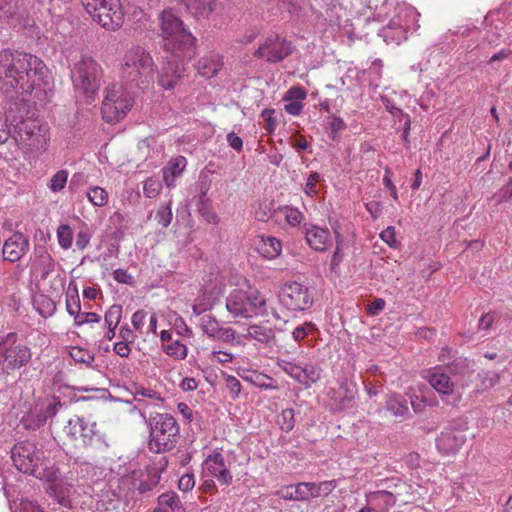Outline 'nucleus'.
<instances>
[{"label": "nucleus", "mask_w": 512, "mask_h": 512, "mask_svg": "<svg viewBox=\"0 0 512 512\" xmlns=\"http://www.w3.org/2000/svg\"><path fill=\"white\" fill-rule=\"evenodd\" d=\"M47 75L45 63L35 55L23 52L0 51V90L14 92L21 101L41 83Z\"/></svg>", "instance_id": "f257e3e1"}, {"label": "nucleus", "mask_w": 512, "mask_h": 512, "mask_svg": "<svg viewBox=\"0 0 512 512\" xmlns=\"http://www.w3.org/2000/svg\"><path fill=\"white\" fill-rule=\"evenodd\" d=\"M159 21L164 51L182 61H190L195 56L196 38L184 27L183 21L172 9H165Z\"/></svg>", "instance_id": "f03ea898"}, {"label": "nucleus", "mask_w": 512, "mask_h": 512, "mask_svg": "<svg viewBox=\"0 0 512 512\" xmlns=\"http://www.w3.org/2000/svg\"><path fill=\"white\" fill-rule=\"evenodd\" d=\"M25 109L18 103L8 109V120L13 127L12 138L18 145L31 152H43L48 148L50 141L49 127L38 119L24 118L20 112Z\"/></svg>", "instance_id": "7ed1b4c3"}, {"label": "nucleus", "mask_w": 512, "mask_h": 512, "mask_svg": "<svg viewBox=\"0 0 512 512\" xmlns=\"http://www.w3.org/2000/svg\"><path fill=\"white\" fill-rule=\"evenodd\" d=\"M155 63L149 51L140 45L129 48L122 60L120 75L131 89L144 90L154 79Z\"/></svg>", "instance_id": "20e7f679"}, {"label": "nucleus", "mask_w": 512, "mask_h": 512, "mask_svg": "<svg viewBox=\"0 0 512 512\" xmlns=\"http://www.w3.org/2000/svg\"><path fill=\"white\" fill-rule=\"evenodd\" d=\"M150 426L149 450L154 453L171 451L179 438V426L173 416L167 413H156L148 420Z\"/></svg>", "instance_id": "39448f33"}, {"label": "nucleus", "mask_w": 512, "mask_h": 512, "mask_svg": "<svg viewBox=\"0 0 512 512\" xmlns=\"http://www.w3.org/2000/svg\"><path fill=\"white\" fill-rule=\"evenodd\" d=\"M102 79L101 66L90 56L83 55L71 68V80L76 91L94 99Z\"/></svg>", "instance_id": "423d86ee"}, {"label": "nucleus", "mask_w": 512, "mask_h": 512, "mask_svg": "<svg viewBox=\"0 0 512 512\" xmlns=\"http://www.w3.org/2000/svg\"><path fill=\"white\" fill-rule=\"evenodd\" d=\"M132 94L122 84L113 83L105 90L102 103V117L108 123L118 122L126 116L133 106Z\"/></svg>", "instance_id": "0eeeda50"}, {"label": "nucleus", "mask_w": 512, "mask_h": 512, "mask_svg": "<svg viewBox=\"0 0 512 512\" xmlns=\"http://www.w3.org/2000/svg\"><path fill=\"white\" fill-rule=\"evenodd\" d=\"M64 433L72 440H81L84 447L104 450L109 447L105 434L97 429L95 422L84 417L73 416L64 427Z\"/></svg>", "instance_id": "6e6552de"}, {"label": "nucleus", "mask_w": 512, "mask_h": 512, "mask_svg": "<svg viewBox=\"0 0 512 512\" xmlns=\"http://www.w3.org/2000/svg\"><path fill=\"white\" fill-rule=\"evenodd\" d=\"M85 10L106 30L115 31L124 23V12L119 4L106 0H81Z\"/></svg>", "instance_id": "1a4fd4ad"}, {"label": "nucleus", "mask_w": 512, "mask_h": 512, "mask_svg": "<svg viewBox=\"0 0 512 512\" xmlns=\"http://www.w3.org/2000/svg\"><path fill=\"white\" fill-rule=\"evenodd\" d=\"M278 298L280 304L289 311H306L314 303V291L300 282L289 281L281 287Z\"/></svg>", "instance_id": "9d476101"}, {"label": "nucleus", "mask_w": 512, "mask_h": 512, "mask_svg": "<svg viewBox=\"0 0 512 512\" xmlns=\"http://www.w3.org/2000/svg\"><path fill=\"white\" fill-rule=\"evenodd\" d=\"M265 304V298L257 291L233 290L226 299V308L233 317L250 318Z\"/></svg>", "instance_id": "9b49d317"}, {"label": "nucleus", "mask_w": 512, "mask_h": 512, "mask_svg": "<svg viewBox=\"0 0 512 512\" xmlns=\"http://www.w3.org/2000/svg\"><path fill=\"white\" fill-rule=\"evenodd\" d=\"M295 46L286 38L278 34L268 35L254 52V56L268 63H280L290 56Z\"/></svg>", "instance_id": "f8f14e48"}, {"label": "nucleus", "mask_w": 512, "mask_h": 512, "mask_svg": "<svg viewBox=\"0 0 512 512\" xmlns=\"http://www.w3.org/2000/svg\"><path fill=\"white\" fill-rule=\"evenodd\" d=\"M62 407L59 398L50 396L36 401L35 405L22 417L26 429L36 430L43 426L48 419L53 418Z\"/></svg>", "instance_id": "ddd939ff"}, {"label": "nucleus", "mask_w": 512, "mask_h": 512, "mask_svg": "<svg viewBox=\"0 0 512 512\" xmlns=\"http://www.w3.org/2000/svg\"><path fill=\"white\" fill-rule=\"evenodd\" d=\"M11 458L15 467L22 473L32 474L42 464L44 453L38 449L36 444L30 441H23L14 445Z\"/></svg>", "instance_id": "4468645a"}, {"label": "nucleus", "mask_w": 512, "mask_h": 512, "mask_svg": "<svg viewBox=\"0 0 512 512\" xmlns=\"http://www.w3.org/2000/svg\"><path fill=\"white\" fill-rule=\"evenodd\" d=\"M424 377L447 405L456 406L460 402L461 394L455 390L454 383L442 368L434 367Z\"/></svg>", "instance_id": "2eb2a0df"}, {"label": "nucleus", "mask_w": 512, "mask_h": 512, "mask_svg": "<svg viewBox=\"0 0 512 512\" xmlns=\"http://www.w3.org/2000/svg\"><path fill=\"white\" fill-rule=\"evenodd\" d=\"M278 367L305 387H310L321 378L322 369L312 363L304 365L286 359H279Z\"/></svg>", "instance_id": "dca6fc26"}, {"label": "nucleus", "mask_w": 512, "mask_h": 512, "mask_svg": "<svg viewBox=\"0 0 512 512\" xmlns=\"http://www.w3.org/2000/svg\"><path fill=\"white\" fill-rule=\"evenodd\" d=\"M356 384L346 379L338 381V387H330L327 390L328 405L333 411H343L353 407Z\"/></svg>", "instance_id": "f3484780"}, {"label": "nucleus", "mask_w": 512, "mask_h": 512, "mask_svg": "<svg viewBox=\"0 0 512 512\" xmlns=\"http://www.w3.org/2000/svg\"><path fill=\"white\" fill-rule=\"evenodd\" d=\"M466 442V434L463 430L446 428L436 439V447L444 456L455 455Z\"/></svg>", "instance_id": "a211bd4d"}, {"label": "nucleus", "mask_w": 512, "mask_h": 512, "mask_svg": "<svg viewBox=\"0 0 512 512\" xmlns=\"http://www.w3.org/2000/svg\"><path fill=\"white\" fill-rule=\"evenodd\" d=\"M184 62L171 55L166 57L158 75V84L163 89H173L178 84L184 72Z\"/></svg>", "instance_id": "6ab92c4d"}, {"label": "nucleus", "mask_w": 512, "mask_h": 512, "mask_svg": "<svg viewBox=\"0 0 512 512\" xmlns=\"http://www.w3.org/2000/svg\"><path fill=\"white\" fill-rule=\"evenodd\" d=\"M216 478L221 484L228 485L232 482V474L229 471L225 459L220 452H213L203 463V476Z\"/></svg>", "instance_id": "aec40b11"}, {"label": "nucleus", "mask_w": 512, "mask_h": 512, "mask_svg": "<svg viewBox=\"0 0 512 512\" xmlns=\"http://www.w3.org/2000/svg\"><path fill=\"white\" fill-rule=\"evenodd\" d=\"M303 230L307 244L315 251L324 252L331 246V233L327 228L305 224Z\"/></svg>", "instance_id": "412c9836"}, {"label": "nucleus", "mask_w": 512, "mask_h": 512, "mask_svg": "<svg viewBox=\"0 0 512 512\" xmlns=\"http://www.w3.org/2000/svg\"><path fill=\"white\" fill-rule=\"evenodd\" d=\"M29 249L28 238L20 232L14 233L3 245V257L10 262H16L21 259Z\"/></svg>", "instance_id": "4be33fe9"}, {"label": "nucleus", "mask_w": 512, "mask_h": 512, "mask_svg": "<svg viewBox=\"0 0 512 512\" xmlns=\"http://www.w3.org/2000/svg\"><path fill=\"white\" fill-rule=\"evenodd\" d=\"M419 14L416 9L406 4L397 5L394 11V15L391 17L389 22H396L399 26L404 28L406 31H415L419 27L417 24V18Z\"/></svg>", "instance_id": "5701e85b"}, {"label": "nucleus", "mask_w": 512, "mask_h": 512, "mask_svg": "<svg viewBox=\"0 0 512 512\" xmlns=\"http://www.w3.org/2000/svg\"><path fill=\"white\" fill-rule=\"evenodd\" d=\"M55 267V263L51 255L44 246H36L34 249V257L31 260V270L37 272L42 278H46Z\"/></svg>", "instance_id": "b1692460"}, {"label": "nucleus", "mask_w": 512, "mask_h": 512, "mask_svg": "<svg viewBox=\"0 0 512 512\" xmlns=\"http://www.w3.org/2000/svg\"><path fill=\"white\" fill-rule=\"evenodd\" d=\"M367 502L376 512H388L395 505L396 497L389 491L379 490L368 494Z\"/></svg>", "instance_id": "393cba45"}, {"label": "nucleus", "mask_w": 512, "mask_h": 512, "mask_svg": "<svg viewBox=\"0 0 512 512\" xmlns=\"http://www.w3.org/2000/svg\"><path fill=\"white\" fill-rule=\"evenodd\" d=\"M257 249L263 257L275 259L281 254L282 244L280 240L274 236H260Z\"/></svg>", "instance_id": "a878e982"}, {"label": "nucleus", "mask_w": 512, "mask_h": 512, "mask_svg": "<svg viewBox=\"0 0 512 512\" xmlns=\"http://www.w3.org/2000/svg\"><path fill=\"white\" fill-rule=\"evenodd\" d=\"M399 25L400 24L396 22H388V24L380 30L379 36H381L387 44L399 45L407 39L409 33Z\"/></svg>", "instance_id": "bb28decb"}, {"label": "nucleus", "mask_w": 512, "mask_h": 512, "mask_svg": "<svg viewBox=\"0 0 512 512\" xmlns=\"http://www.w3.org/2000/svg\"><path fill=\"white\" fill-rule=\"evenodd\" d=\"M186 165V158L184 156H177L171 159L163 168V180L168 187L173 186L175 178L181 175Z\"/></svg>", "instance_id": "cd10ccee"}, {"label": "nucleus", "mask_w": 512, "mask_h": 512, "mask_svg": "<svg viewBox=\"0 0 512 512\" xmlns=\"http://www.w3.org/2000/svg\"><path fill=\"white\" fill-rule=\"evenodd\" d=\"M222 66L221 59L216 54H210L202 57L196 64L198 73L206 78H211L219 71Z\"/></svg>", "instance_id": "c85d7f7f"}, {"label": "nucleus", "mask_w": 512, "mask_h": 512, "mask_svg": "<svg viewBox=\"0 0 512 512\" xmlns=\"http://www.w3.org/2000/svg\"><path fill=\"white\" fill-rule=\"evenodd\" d=\"M276 495L284 500L308 501L306 482L284 486L276 492Z\"/></svg>", "instance_id": "c756f323"}, {"label": "nucleus", "mask_w": 512, "mask_h": 512, "mask_svg": "<svg viewBox=\"0 0 512 512\" xmlns=\"http://www.w3.org/2000/svg\"><path fill=\"white\" fill-rule=\"evenodd\" d=\"M195 17H207L216 7V0H181Z\"/></svg>", "instance_id": "7c9ffc66"}, {"label": "nucleus", "mask_w": 512, "mask_h": 512, "mask_svg": "<svg viewBox=\"0 0 512 512\" xmlns=\"http://www.w3.org/2000/svg\"><path fill=\"white\" fill-rule=\"evenodd\" d=\"M240 376L245 381L261 389L276 390L278 388L276 381L272 377L257 371H251L246 374H241Z\"/></svg>", "instance_id": "2f4dec72"}, {"label": "nucleus", "mask_w": 512, "mask_h": 512, "mask_svg": "<svg viewBox=\"0 0 512 512\" xmlns=\"http://www.w3.org/2000/svg\"><path fill=\"white\" fill-rule=\"evenodd\" d=\"M336 488L334 480L315 482H306L308 501L314 498L326 497Z\"/></svg>", "instance_id": "473e14b6"}, {"label": "nucleus", "mask_w": 512, "mask_h": 512, "mask_svg": "<svg viewBox=\"0 0 512 512\" xmlns=\"http://www.w3.org/2000/svg\"><path fill=\"white\" fill-rule=\"evenodd\" d=\"M247 333L250 338H253L254 340L264 344H270L275 339L274 330L264 324L250 325L247 328Z\"/></svg>", "instance_id": "72a5a7b5"}, {"label": "nucleus", "mask_w": 512, "mask_h": 512, "mask_svg": "<svg viewBox=\"0 0 512 512\" xmlns=\"http://www.w3.org/2000/svg\"><path fill=\"white\" fill-rule=\"evenodd\" d=\"M385 407L395 417L405 418L409 414L407 400L401 395H390L386 400Z\"/></svg>", "instance_id": "f704fd0d"}, {"label": "nucleus", "mask_w": 512, "mask_h": 512, "mask_svg": "<svg viewBox=\"0 0 512 512\" xmlns=\"http://www.w3.org/2000/svg\"><path fill=\"white\" fill-rule=\"evenodd\" d=\"M181 508L180 500L175 492L163 493L158 497L157 512H178Z\"/></svg>", "instance_id": "c9c22d12"}, {"label": "nucleus", "mask_w": 512, "mask_h": 512, "mask_svg": "<svg viewBox=\"0 0 512 512\" xmlns=\"http://www.w3.org/2000/svg\"><path fill=\"white\" fill-rule=\"evenodd\" d=\"M277 213L282 216L291 227L300 225L304 219V214L298 208L292 206H281L278 208Z\"/></svg>", "instance_id": "e433bc0d"}, {"label": "nucleus", "mask_w": 512, "mask_h": 512, "mask_svg": "<svg viewBox=\"0 0 512 512\" xmlns=\"http://www.w3.org/2000/svg\"><path fill=\"white\" fill-rule=\"evenodd\" d=\"M474 363L468 358L456 357L446 367L448 371L454 375L465 376L473 371Z\"/></svg>", "instance_id": "4c0bfd02"}, {"label": "nucleus", "mask_w": 512, "mask_h": 512, "mask_svg": "<svg viewBox=\"0 0 512 512\" xmlns=\"http://www.w3.org/2000/svg\"><path fill=\"white\" fill-rule=\"evenodd\" d=\"M162 350L175 360H184L188 355L187 346L180 340H173L170 343L162 345Z\"/></svg>", "instance_id": "58836bf2"}, {"label": "nucleus", "mask_w": 512, "mask_h": 512, "mask_svg": "<svg viewBox=\"0 0 512 512\" xmlns=\"http://www.w3.org/2000/svg\"><path fill=\"white\" fill-rule=\"evenodd\" d=\"M31 475L41 480L54 482L58 479L59 470L54 465H48L43 460L42 464H40Z\"/></svg>", "instance_id": "ea45409f"}, {"label": "nucleus", "mask_w": 512, "mask_h": 512, "mask_svg": "<svg viewBox=\"0 0 512 512\" xmlns=\"http://www.w3.org/2000/svg\"><path fill=\"white\" fill-rule=\"evenodd\" d=\"M317 330L312 322H304L293 329L292 338L295 342L300 343L309 337L314 338Z\"/></svg>", "instance_id": "a19ab883"}, {"label": "nucleus", "mask_w": 512, "mask_h": 512, "mask_svg": "<svg viewBox=\"0 0 512 512\" xmlns=\"http://www.w3.org/2000/svg\"><path fill=\"white\" fill-rule=\"evenodd\" d=\"M66 309L67 312L74 317V320L78 318L81 312L80 298L78 290L76 288H69L66 293Z\"/></svg>", "instance_id": "79ce46f5"}, {"label": "nucleus", "mask_w": 512, "mask_h": 512, "mask_svg": "<svg viewBox=\"0 0 512 512\" xmlns=\"http://www.w3.org/2000/svg\"><path fill=\"white\" fill-rule=\"evenodd\" d=\"M69 355L76 363L84 364L87 367H91L94 362V354L81 347H72Z\"/></svg>", "instance_id": "37998d69"}, {"label": "nucleus", "mask_w": 512, "mask_h": 512, "mask_svg": "<svg viewBox=\"0 0 512 512\" xmlns=\"http://www.w3.org/2000/svg\"><path fill=\"white\" fill-rule=\"evenodd\" d=\"M200 327L209 338L214 339L219 333L220 325L216 318L211 315H204L200 318Z\"/></svg>", "instance_id": "c03bdc74"}, {"label": "nucleus", "mask_w": 512, "mask_h": 512, "mask_svg": "<svg viewBox=\"0 0 512 512\" xmlns=\"http://www.w3.org/2000/svg\"><path fill=\"white\" fill-rule=\"evenodd\" d=\"M89 201L97 207H103L108 202V193L105 189L99 186L91 187L87 191Z\"/></svg>", "instance_id": "a18cd8bd"}, {"label": "nucleus", "mask_w": 512, "mask_h": 512, "mask_svg": "<svg viewBox=\"0 0 512 512\" xmlns=\"http://www.w3.org/2000/svg\"><path fill=\"white\" fill-rule=\"evenodd\" d=\"M57 239L61 248L69 249L73 240L71 227L67 224H61L57 229Z\"/></svg>", "instance_id": "49530a36"}, {"label": "nucleus", "mask_w": 512, "mask_h": 512, "mask_svg": "<svg viewBox=\"0 0 512 512\" xmlns=\"http://www.w3.org/2000/svg\"><path fill=\"white\" fill-rule=\"evenodd\" d=\"M123 308L121 305H112L105 313L107 327H117L122 319Z\"/></svg>", "instance_id": "de8ad7c7"}, {"label": "nucleus", "mask_w": 512, "mask_h": 512, "mask_svg": "<svg viewBox=\"0 0 512 512\" xmlns=\"http://www.w3.org/2000/svg\"><path fill=\"white\" fill-rule=\"evenodd\" d=\"M173 213L171 208V202L162 205L156 212L155 219L159 225L168 227L172 221Z\"/></svg>", "instance_id": "09e8293b"}, {"label": "nucleus", "mask_w": 512, "mask_h": 512, "mask_svg": "<svg viewBox=\"0 0 512 512\" xmlns=\"http://www.w3.org/2000/svg\"><path fill=\"white\" fill-rule=\"evenodd\" d=\"M295 413L294 410L291 408L284 409L279 418H278V424L280 425V428L282 431L289 432L291 431L295 426V419H294Z\"/></svg>", "instance_id": "8fccbe9b"}, {"label": "nucleus", "mask_w": 512, "mask_h": 512, "mask_svg": "<svg viewBox=\"0 0 512 512\" xmlns=\"http://www.w3.org/2000/svg\"><path fill=\"white\" fill-rule=\"evenodd\" d=\"M160 481V475L156 470L150 471L146 475V479H142L138 490L140 493H144L152 490Z\"/></svg>", "instance_id": "3c124183"}, {"label": "nucleus", "mask_w": 512, "mask_h": 512, "mask_svg": "<svg viewBox=\"0 0 512 512\" xmlns=\"http://www.w3.org/2000/svg\"><path fill=\"white\" fill-rule=\"evenodd\" d=\"M67 179L68 172L66 170H59L52 176L48 186L51 189V191L59 192L65 187Z\"/></svg>", "instance_id": "603ef678"}, {"label": "nucleus", "mask_w": 512, "mask_h": 512, "mask_svg": "<svg viewBox=\"0 0 512 512\" xmlns=\"http://www.w3.org/2000/svg\"><path fill=\"white\" fill-rule=\"evenodd\" d=\"M162 188L161 182L155 177H149L143 186L144 194L148 198H155Z\"/></svg>", "instance_id": "864d4df0"}, {"label": "nucleus", "mask_w": 512, "mask_h": 512, "mask_svg": "<svg viewBox=\"0 0 512 512\" xmlns=\"http://www.w3.org/2000/svg\"><path fill=\"white\" fill-rule=\"evenodd\" d=\"M320 179L321 176L318 172H312L309 174L304 187V192L307 196L314 197L317 195V183L320 181Z\"/></svg>", "instance_id": "5fc2aeb1"}, {"label": "nucleus", "mask_w": 512, "mask_h": 512, "mask_svg": "<svg viewBox=\"0 0 512 512\" xmlns=\"http://www.w3.org/2000/svg\"><path fill=\"white\" fill-rule=\"evenodd\" d=\"M18 8L17 0H0V18L12 17Z\"/></svg>", "instance_id": "6e6d98bb"}, {"label": "nucleus", "mask_w": 512, "mask_h": 512, "mask_svg": "<svg viewBox=\"0 0 512 512\" xmlns=\"http://www.w3.org/2000/svg\"><path fill=\"white\" fill-rule=\"evenodd\" d=\"M225 385L233 399L237 398L241 392L242 385L240 381L232 375L225 374Z\"/></svg>", "instance_id": "4d7b16f0"}, {"label": "nucleus", "mask_w": 512, "mask_h": 512, "mask_svg": "<svg viewBox=\"0 0 512 512\" xmlns=\"http://www.w3.org/2000/svg\"><path fill=\"white\" fill-rule=\"evenodd\" d=\"M13 135V127L8 120V111L5 118L0 117V145L5 143Z\"/></svg>", "instance_id": "13d9d810"}, {"label": "nucleus", "mask_w": 512, "mask_h": 512, "mask_svg": "<svg viewBox=\"0 0 512 512\" xmlns=\"http://www.w3.org/2000/svg\"><path fill=\"white\" fill-rule=\"evenodd\" d=\"M481 378V383L484 388H491L495 386L499 380L500 375L495 371H486L479 375Z\"/></svg>", "instance_id": "bf43d9fd"}, {"label": "nucleus", "mask_w": 512, "mask_h": 512, "mask_svg": "<svg viewBox=\"0 0 512 512\" xmlns=\"http://www.w3.org/2000/svg\"><path fill=\"white\" fill-rule=\"evenodd\" d=\"M307 97V92L301 87H291L283 97L284 101H303Z\"/></svg>", "instance_id": "052dcab7"}, {"label": "nucleus", "mask_w": 512, "mask_h": 512, "mask_svg": "<svg viewBox=\"0 0 512 512\" xmlns=\"http://www.w3.org/2000/svg\"><path fill=\"white\" fill-rule=\"evenodd\" d=\"M274 113L275 111L273 109H264L261 112V117L266 122L264 128L268 133L274 132L276 128L277 121L276 118L274 117Z\"/></svg>", "instance_id": "680f3d73"}, {"label": "nucleus", "mask_w": 512, "mask_h": 512, "mask_svg": "<svg viewBox=\"0 0 512 512\" xmlns=\"http://www.w3.org/2000/svg\"><path fill=\"white\" fill-rule=\"evenodd\" d=\"M259 34H260V29L258 27L248 28L243 33V35H241L237 39V42H239L241 44H244V45H247V44L253 42L259 36Z\"/></svg>", "instance_id": "e2e57ef3"}, {"label": "nucleus", "mask_w": 512, "mask_h": 512, "mask_svg": "<svg viewBox=\"0 0 512 512\" xmlns=\"http://www.w3.org/2000/svg\"><path fill=\"white\" fill-rule=\"evenodd\" d=\"M135 398L141 401L143 398H149L156 401H162V397L159 392H156L150 388H141L136 391Z\"/></svg>", "instance_id": "0e129e2a"}, {"label": "nucleus", "mask_w": 512, "mask_h": 512, "mask_svg": "<svg viewBox=\"0 0 512 512\" xmlns=\"http://www.w3.org/2000/svg\"><path fill=\"white\" fill-rule=\"evenodd\" d=\"M195 486V479L193 474H184L180 477L178 487L181 491L187 492L193 489Z\"/></svg>", "instance_id": "69168bd1"}, {"label": "nucleus", "mask_w": 512, "mask_h": 512, "mask_svg": "<svg viewBox=\"0 0 512 512\" xmlns=\"http://www.w3.org/2000/svg\"><path fill=\"white\" fill-rule=\"evenodd\" d=\"M210 359L212 362H217V363L225 365V364L232 362L233 355L231 353L221 351V350L213 351L211 353Z\"/></svg>", "instance_id": "338daca9"}, {"label": "nucleus", "mask_w": 512, "mask_h": 512, "mask_svg": "<svg viewBox=\"0 0 512 512\" xmlns=\"http://www.w3.org/2000/svg\"><path fill=\"white\" fill-rule=\"evenodd\" d=\"M147 313L144 310H137L133 313L131 322L135 330L142 332Z\"/></svg>", "instance_id": "774afa93"}]
</instances>
